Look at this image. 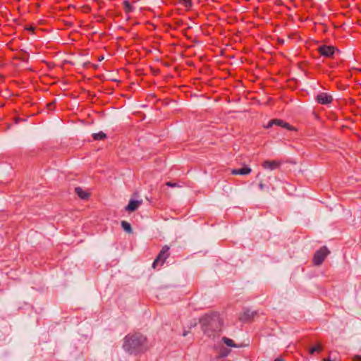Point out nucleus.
<instances>
[{"mask_svg": "<svg viewBox=\"0 0 361 361\" xmlns=\"http://www.w3.org/2000/svg\"><path fill=\"white\" fill-rule=\"evenodd\" d=\"M256 314L257 312L255 311H252L250 309H246L240 315L239 319L243 322H247L251 320Z\"/></svg>", "mask_w": 361, "mask_h": 361, "instance_id": "7", "label": "nucleus"}, {"mask_svg": "<svg viewBox=\"0 0 361 361\" xmlns=\"http://www.w3.org/2000/svg\"><path fill=\"white\" fill-rule=\"evenodd\" d=\"M273 125H274V123H272V120H271L268 124L265 126L266 128H271Z\"/></svg>", "mask_w": 361, "mask_h": 361, "instance_id": "22", "label": "nucleus"}, {"mask_svg": "<svg viewBox=\"0 0 361 361\" xmlns=\"http://www.w3.org/2000/svg\"><path fill=\"white\" fill-rule=\"evenodd\" d=\"M142 200H130L128 204L126 207V210L128 212H134L142 204Z\"/></svg>", "mask_w": 361, "mask_h": 361, "instance_id": "8", "label": "nucleus"}, {"mask_svg": "<svg viewBox=\"0 0 361 361\" xmlns=\"http://www.w3.org/2000/svg\"><path fill=\"white\" fill-rule=\"evenodd\" d=\"M282 162L279 160H266L262 163V166L264 169L275 170L279 168Z\"/></svg>", "mask_w": 361, "mask_h": 361, "instance_id": "6", "label": "nucleus"}, {"mask_svg": "<svg viewBox=\"0 0 361 361\" xmlns=\"http://www.w3.org/2000/svg\"><path fill=\"white\" fill-rule=\"evenodd\" d=\"M315 99L318 104L326 105L333 102V97L326 92H320L317 95Z\"/></svg>", "mask_w": 361, "mask_h": 361, "instance_id": "4", "label": "nucleus"}, {"mask_svg": "<svg viewBox=\"0 0 361 361\" xmlns=\"http://www.w3.org/2000/svg\"><path fill=\"white\" fill-rule=\"evenodd\" d=\"M212 320V317L209 316V315H206L202 319V325L203 326H205L206 324H209L210 323V321Z\"/></svg>", "mask_w": 361, "mask_h": 361, "instance_id": "18", "label": "nucleus"}, {"mask_svg": "<svg viewBox=\"0 0 361 361\" xmlns=\"http://www.w3.org/2000/svg\"><path fill=\"white\" fill-rule=\"evenodd\" d=\"M274 361H285V360L281 357H277L276 359L274 360Z\"/></svg>", "mask_w": 361, "mask_h": 361, "instance_id": "24", "label": "nucleus"}, {"mask_svg": "<svg viewBox=\"0 0 361 361\" xmlns=\"http://www.w3.org/2000/svg\"><path fill=\"white\" fill-rule=\"evenodd\" d=\"M75 193L78 195V197L82 200H87L88 199L90 195L84 191L81 188L77 187L75 188Z\"/></svg>", "mask_w": 361, "mask_h": 361, "instance_id": "12", "label": "nucleus"}, {"mask_svg": "<svg viewBox=\"0 0 361 361\" xmlns=\"http://www.w3.org/2000/svg\"><path fill=\"white\" fill-rule=\"evenodd\" d=\"M197 0H182V10L191 11Z\"/></svg>", "mask_w": 361, "mask_h": 361, "instance_id": "11", "label": "nucleus"}, {"mask_svg": "<svg viewBox=\"0 0 361 361\" xmlns=\"http://www.w3.org/2000/svg\"><path fill=\"white\" fill-rule=\"evenodd\" d=\"M324 361H334V360H331L330 358H327V359H324Z\"/></svg>", "mask_w": 361, "mask_h": 361, "instance_id": "27", "label": "nucleus"}, {"mask_svg": "<svg viewBox=\"0 0 361 361\" xmlns=\"http://www.w3.org/2000/svg\"><path fill=\"white\" fill-rule=\"evenodd\" d=\"M27 30L33 31L34 30V27H30L27 28Z\"/></svg>", "mask_w": 361, "mask_h": 361, "instance_id": "26", "label": "nucleus"}, {"mask_svg": "<svg viewBox=\"0 0 361 361\" xmlns=\"http://www.w3.org/2000/svg\"><path fill=\"white\" fill-rule=\"evenodd\" d=\"M322 350V346L320 345V344H318L315 346H313L312 347L310 350H309V353L310 354H314L315 352H321Z\"/></svg>", "mask_w": 361, "mask_h": 361, "instance_id": "17", "label": "nucleus"}, {"mask_svg": "<svg viewBox=\"0 0 361 361\" xmlns=\"http://www.w3.org/2000/svg\"><path fill=\"white\" fill-rule=\"evenodd\" d=\"M121 227L125 231H126L128 233H131L133 232V229L130 224L126 221H121Z\"/></svg>", "mask_w": 361, "mask_h": 361, "instance_id": "14", "label": "nucleus"}, {"mask_svg": "<svg viewBox=\"0 0 361 361\" xmlns=\"http://www.w3.org/2000/svg\"><path fill=\"white\" fill-rule=\"evenodd\" d=\"M123 350L130 355H139L148 350L147 338L140 333L129 334L123 338Z\"/></svg>", "mask_w": 361, "mask_h": 361, "instance_id": "1", "label": "nucleus"}, {"mask_svg": "<svg viewBox=\"0 0 361 361\" xmlns=\"http://www.w3.org/2000/svg\"><path fill=\"white\" fill-rule=\"evenodd\" d=\"M259 188L260 190H264V188H265V185L264 183H259Z\"/></svg>", "mask_w": 361, "mask_h": 361, "instance_id": "23", "label": "nucleus"}, {"mask_svg": "<svg viewBox=\"0 0 361 361\" xmlns=\"http://www.w3.org/2000/svg\"><path fill=\"white\" fill-rule=\"evenodd\" d=\"M154 74H157L159 72V69H152Z\"/></svg>", "mask_w": 361, "mask_h": 361, "instance_id": "25", "label": "nucleus"}, {"mask_svg": "<svg viewBox=\"0 0 361 361\" xmlns=\"http://www.w3.org/2000/svg\"><path fill=\"white\" fill-rule=\"evenodd\" d=\"M318 51L321 56L329 58L334 54L335 47L333 46L322 45L318 48Z\"/></svg>", "mask_w": 361, "mask_h": 361, "instance_id": "5", "label": "nucleus"}, {"mask_svg": "<svg viewBox=\"0 0 361 361\" xmlns=\"http://www.w3.org/2000/svg\"><path fill=\"white\" fill-rule=\"evenodd\" d=\"M329 253L330 251L326 246L322 247L314 253L312 259L313 264L315 266L321 265Z\"/></svg>", "mask_w": 361, "mask_h": 361, "instance_id": "3", "label": "nucleus"}, {"mask_svg": "<svg viewBox=\"0 0 361 361\" xmlns=\"http://www.w3.org/2000/svg\"><path fill=\"white\" fill-rule=\"evenodd\" d=\"M169 250L170 247L168 245H164L162 247L161 250L152 263V267L153 269H156L158 266H162L164 264L165 261L169 258L170 255Z\"/></svg>", "mask_w": 361, "mask_h": 361, "instance_id": "2", "label": "nucleus"}, {"mask_svg": "<svg viewBox=\"0 0 361 361\" xmlns=\"http://www.w3.org/2000/svg\"><path fill=\"white\" fill-rule=\"evenodd\" d=\"M166 185L169 187H179V185L177 182L169 181L166 183Z\"/></svg>", "mask_w": 361, "mask_h": 361, "instance_id": "20", "label": "nucleus"}, {"mask_svg": "<svg viewBox=\"0 0 361 361\" xmlns=\"http://www.w3.org/2000/svg\"><path fill=\"white\" fill-rule=\"evenodd\" d=\"M124 11L126 13H131L134 8L128 0H125L123 2Z\"/></svg>", "mask_w": 361, "mask_h": 361, "instance_id": "15", "label": "nucleus"}, {"mask_svg": "<svg viewBox=\"0 0 361 361\" xmlns=\"http://www.w3.org/2000/svg\"><path fill=\"white\" fill-rule=\"evenodd\" d=\"M252 171V169L249 166H245L241 169H235L231 171V174L233 175H247L250 174Z\"/></svg>", "mask_w": 361, "mask_h": 361, "instance_id": "9", "label": "nucleus"}, {"mask_svg": "<svg viewBox=\"0 0 361 361\" xmlns=\"http://www.w3.org/2000/svg\"><path fill=\"white\" fill-rule=\"evenodd\" d=\"M222 341L228 346L237 347V345L235 344L234 341L231 338H228L227 337H223Z\"/></svg>", "mask_w": 361, "mask_h": 361, "instance_id": "16", "label": "nucleus"}, {"mask_svg": "<svg viewBox=\"0 0 361 361\" xmlns=\"http://www.w3.org/2000/svg\"><path fill=\"white\" fill-rule=\"evenodd\" d=\"M92 137L95 140H103L105 138H106V135L104 132L100 131V132L97 133H93L92 134Z\"/></svg>", "mask_w": 361, "mask_h": 361, "instance_id": "13", "label": "nucleus"}, {"mask_svg": "<svg viewBox=\"0 0 361 361\" xmlns=\"http://www.w3.org/2000/svg\"><path fill=\"white\" fill-rule=\"evenodd\" d=\"M353 361H361V355H355Z\"/></svg>", "mask_w": 361, "mask_h": 361, "instance_id": "21", "label": "nucleus"}, {"mask_svg": "<svg viewBox=\"0 0 361 361\" xmlns=\"http://www.w3.org/2000/svg\"><path fill=\"white\" fill-rule=\"evenodd\" d=\"M55 101H53L49 104H47V107L49 111H53L54 109V106H55Z\"/></svg>", "mask_w": 361, "mask_h": 361, "instance_id": "19", "label": "nucleus"}, {"mask_svg": "<svg viewBox=\"0 0 361 361\" xmlns=\"http://www.w3.org/2000/svg\"><path fill=\"white\" fill-rule=\"evenodd\" d=\"M272 123H274V125L281 126L282 128H286L289 130H294L295 128L291 126L288 123L285 122L283 120L281 119H272Z\"/></svg>", "mask_w": 361, "mask_h": 361, "instance_id": "10", "label": "nucleus"}]
</instances>
